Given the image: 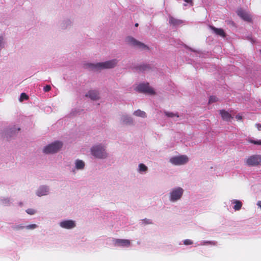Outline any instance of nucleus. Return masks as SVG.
<instances>
[{"label": "nucleus", "mask_w": 261, "mask_h": 261, "mask_svg": "<svg viewBox=\"0 0 261 261\" xmlns=\"http://www.w3.org/2000/svg\"><path fill=\"white\" fill-rule=\"evenodd\" d=\"M106 144L97 143L91 146L90 149L91 154L96 159L105 160L109 156Z\"/></svg>", "instance_id": "obj_1"}, {"label": "nucleus", "mask_w": 261, "mask_h": 261, "mask_svg": "<svg viewBox=\"0 0 261 261\" xmlns=\"http://www.w3.org/2000/svg\"><path fill=\"white\" fill-rule=\"evenodd\" d=\"M118 63L116 59L96 63H87L86 67L93 71H98L105 69H110L115 67Z\"/></svg>", "instance_id": "obj_2"}, {"label": "nucleus", "mask_w": 261, "mask_h": 261, "mask_svg": "<svg viewBox=\"0 0 261 261\" xmlns=\"http://www.w3.org/2000/svg\"><path fill=\"white\" fill-rule=\"evenodd\" d=\"M184 190L182 188L176 186L170 189L168 196L169 201L172 203L180 201L184 195Z\"/></svg>", "instance_id": "obj_3"}, {"label": "nucleus", "mask_w": 261, "mask_h": 261, "mask_svg": "<svg viewBox=\"0 0 261 261\" xmlns=\"http://www.w3.org/2000/svg\"><path fill=\"white\" fill-rule=\"evenodd\" d=\"M63 146V143L60 141H55L45 146L43 152L45 154L55 153L59 151Z\"/></svg>", "instance_id": "obj_4"}, {"label": "nucleus", "mask_w": 261, "mask_h": 261, "mask_svg": "<svg viewBox=\"0 0 261 261\" xmlns=\"http://www.w3.org/2000/svg\"><path fill=\"white\" fill-rule=\"evenodd\" d=\"M126 42L129 45L134 46L141 50H148V47L145 44L137 40L131 36H128L125 39Z\"/></svg>", "instance_id": "obj_5"}, {"label": "nucleus", "mask_w": 261, "mask_h": 261, "mask_svg": "<svg viewBox=\"0 0 261 261\" xmlns=\"http://www.w3.org/2000/svg\"><path fill=\"white\" fill-rule=\"evenodd\" d=\"M58 225L62 229L72 230L76 227V222L72 219H64L60 220Z\"/></svg>", "instance_id": "obj_6"}, {"label": "nucleus", "mask_w": 261, "mask_h": 261, "mask_svg": "<svg viewBox=\"0 0 261 261\" xmlns=\"http://www.w3.org/2000/svg\"><path fill=\"white\" fill-rule=\"evenodd\" d=\"M246 165L249 167H255L261 165V155L254 154L248 156L245 160Z\"/></svg>", "instance_id": "obj_7"}, {"label": "nucleus", "mask_w": 261, "mask_h": 261, "mask_svg": "<svg viewBox=\"0 0 261 261\" xmlns=\"http://www.w3.org/2000/svg\"><path fill=\"white\" fill-rule=\"evenodd\" d=\"M189 161V158L186 155H179L173 156L170 159L169 162L173 165L180 166L187 164Z\"/></svg>", "instance_id": "obj_8"}, {"label": "nucleus", "mask_w": 261, "mask_h": 261, "mask_svg": "<svg viewBox=\"0 0 261 261\" xmlns=\"http://www.w3.org/2000/svg\"><path fill=\"white\" fill-rule=\"evenodd\" d=\"M136 90L140 92L146 93L149 95L155 94L154 90L149 86L148 83H142L137 86Z\"/></svg>", "instance_id": "obj_9"}, {"label": "nucleus", "mask_w": 261, "mask_h": 261, "mask_svg": "<svg viewBox=\"0 0 261 261\" xmlns=\"http://www.w3.org/2000/svg\"><path fill=\"white\" fill-rule=\"evenodd\" d=\"M112 242L114 246L117 247H128L130 245V241L127 239H113Z\"/></svg>", "instance_id": "obj_10"}, {"label": "nucleus", "mask_w": 261, "mask_h": 261, "mask_svg": "<svg viewBox=\"0 0 261 261\" xmlns=\"http://www.w3.org/2000/svg\"><path fill=\"white\" fill-rule=\"evenodd\" d=\"M120 123L125 125L133 126L135 125L134 119L127 114L121 115L120 118Z\"/></svg>", "instance_id": "obj_11"}, {"label": "nucleus", "mask_w": 261, "mask_h": 261, "mask_svg": "<svg viewBox=\"0 0 261 261\" xmlns=\"http://www.w3.org/2000/svg\"><path fill=\"white\" fill-rule=\"evenodd\" d=\"M49 193V187L46 185H42L39 186L35 192L36 195L38 197L48 195Z\"/></svg>", "instance_id": "obj_12"}, {"label": "nucleus", "mask_w": 261, "mask_h": 261, "mask_svg": "<svg viewBox=\"0 0 261 261\" xmlns=\"http://www.w3.org/2000/svg\"><path fill=\"white\" fill-rule=\"evenodd\" d=\"M85 167V163L81 160L77 159L74 162V167L72 168L71 172L75 174L77 171L83 170Z\"/></svg>", "instance_id": "obj_13"}, {"label": "nucleus", "mask_w": 261, "mask_h": 261, "mask_svg": "<svg viewBox=\"0 0 261 261\" xmlns=\"http://www.w3.org/2000/svg\"><path fill=\"white\" fill-rule=\"evenodd\" d=\"M73 24L72 20L70 19H65L60 24V28L62 30H66L71 28Z\"/></svg>", "instance_id": "obj_14"}, {"label": "nucleus", "mask_w": 261, "mask_h": 261, "mask_svg": "<svg viewBox=\"0 0 261 261\" xmlns=\"http://www.w3.org/2000/svg\"><path fill=\"white\" fill-rule=\"evenodd\" d=\"M86 96L89 97L93 100H96L99 98V92L95 90H90L86 94Z\"/></svg>", "instance_id": "obj_15"}, {"label": "nucleus", "mask_w": 261, "mask_h": 261, "mask_svg": "<svg viewBox=\"0 0 261 261\" xmlns=\"http://www.w3.org/2000/svg\"><path fill=\"white\" fill-rule=\"evenodd\" d=\"M238 15L244 20L249 21L251 19V17L250 14L245 11L240 9L237 11Z\"/></svg>", "instance_id": "obj_16"}, {"label": "nucleus", "mask_w": 261, "mask_h": 261, "mask_svg": "<svg viewBox=\"0 0 261 261\" xmlns=\"http://www.w3.org/2000/svg\"><path fill=\"white\" fill-rule=\"evenodd\" d=\"M230 202L231 204H234L233 208L234 211H238L241 209L243 204L240 200L237 199H232L230 200Z\"/></svg>", "instance_id": "obj_17"}, {"label": "nucleus", "mask_w": 261, "mask_h": 261, "mask_svg": "<svg viewBox=\"0 0 261 261\" xmlns=\"http://www.w3.org/2000/svg\"><path fill=\"white\" fill-rule=\"evenodd\" d=\"M148 171V167L144 164L140 163L138 165L137 172L141 174H146Z\"/></svg>", "instance_id": "obj_18"}, {"label": "nucleus", "mask_w": 261, "mask_h": 261, "mask_svg": "<svg viewBox=\"0 0 261 261\" xmlns=\"http://www.w3.org/2000/svg\"><path fill=\"white\" fill-rule=\"evenodd\" d=\"M210 28L216 34L223 37L225 36V33L223 29L216 28L213 26H210Z\"/></svg>", "instance_id": "obj_19"}, {"label": "nucleus", "mask_w": 261, "mask_h": 261, "mask_svg": "<svg viewBox=\"0 0 261 261\" xmlns=\"http://www.w3.org/2000/svg\"><path fill=\"white\" fill-rule=\"evenodd\" d=\"M169 22L170 24L174 26H178L183 23L182 20L176 19L171 16H169Z\"/></svg>", "instance_id": "obj_20"}, {"label": "nucleus", "mask_w": 261, "mask_h": 261, "mask_svg": "<svg viewBox=\"0 0 261 261\" xmlns=\"http://www.w3.org/2000/svg\"><path fill=\"white\" fill-rule=\"evenodd\" d=\"M7 43L6 38L5 34H0V51L5 48Z\"/></svg>", "instance_id": "obj_21"}, {"label": "nucleus", "mask_w": 261, "mask_h": 261, "mask_svg": "<svg viewBox=\"0 0 261 261\" xmlns=\"http://www.w3.org/2000/svg\"><path fill=\"white\" fill-rule=\"evenodd\" d=\"M220 114L221 115L222 119L224 120L229 121L231 118V116L229 113L224 110H220Z\"/></svg>", "instance_id": "obj_22"}, {"label": "nucleus", "mask_w": 261, "mask_h": 261, "mask_svg": "<svg viewBox=\"0 0 261 261\" xmlns=\"http://www.w3.org/2000/svg\"><path fill=\"white\" fill-rule=\"evenodd\" d=\"M133 115H134L136 117H141V118H145L147 117L146 113L144 111H142L140 109H138L137 110L133 112Z\"/></svg>", "instance_id": "obj_23"}, {"label": "nucleus", "mask_w": 261, "mask_h": 261, "mask_svg": "<svg viewBox=\"0 0 261 261\" xmlns=\"http://www.w3.org/2000/svg\"><path fill=\"white\" fill-rule=\"evenodd\" d=\"M12 228L14 230H19L25 228V226L22 224H15L13 225Z\"/></svg>", "instance_id": "obj_24"}, {"label": "nucleus", "mask_w": 261, "mask_h": 261, "mask_svg": "<svg viewBox=\"0 0 261 261\" xmlns=\"http://www.w3.org/2000/svg\"><path fill=\"white\" fill-rule=\"evenodd\" d=\"M1 203L4 205H9L11 203V200L9 198H3L1 199Z\"/></svg>", "instance_id": "obj_25"}, {"label": "nucleus", "mask_w": 261, "mask_h": 261, "mask_svg": "<svg viewBox=\"0 0 261 261\" xmlns=\"http://www.w3.org/2000/svg\"><path fill=\"white\" fill-rule=\"evenodd\" d=\"M198 245H216V242L215 241H202L200 242L199 244H198Z\"/></svg>", "instance_id": "obj_26"}, {"label": "nucleus", "mask_w": 261, "mask_h": 261, "mask_svg": "<svg viewBox=\"0 0 261 261\" xmlns=\"http://www.w3.org/2000/svg\"><path fill=\"white\" fill-rule=\"evenodd\" d=\"M248 141L250 143H253L255 145H261V140H253L252 139L249 138L248 139Z\"/></svg>", "instance_id": "obj_27"}, {"label": "nucleus", "mask_w": 261, "mask_h": 261, "mask_svg": "<svg viewBox=\"0 0 261 261\" xmlns=\"http://www.w3.org/2000/svg\"><path fill=\"white\" fill-rule=\"evenodd\" d=\"M38 227V225L36 224H31L25 226V228L28 230H34Z\"/></svg>", "instance_id": "obj_28"}, {"label": "nucleus", "mask_w": 261, "mask_h": 261, "mask_svg": "<svg viewBox=\"0 0 261 261\" xmlns=\"http://www.w3.org/2000/svg\"><path fill=\"white\" fill-rule=\"evenodd\" d=\"M165 114L168 117L172 118L176 117V118H178L179 117V115L177 113H173L172 112H165Z\"/></svg>", "instance_id": "obj_29"}, {"label": "nucleus", "mask_w": 261, "mask_h": 261, "mask_svg": "<svg viewBox=\"0 0 261 261\" xmlns=\"http://www.w3.org/2000/svg\"><path fill=\"white\" fill-rule=\"evenodd\" d=\"M142 223L143 224H152V221L151 219H144L141 220Z\"/></svg>", "instance_id": "obj_30"}, {"label": "nucleus", "mask_w": 261, "mask_h": 261, "mask_svg": "<svg viewBox=\"0 0 261 261\" xmlns=\"http://www.w3.org/2000/svg\"><path fill=\"white\" fill-rule=\"evenodd\" d=\"M20 130L19 128H16V127H13L9 128V131L11 134H13L18 132Z\"/></svg>", "instance_id": "obj_31"}, {"label": "nucleus", "mask_w": 261, "mask_h": 261, "mask_svg": "<svg viewBox=\"0 0 261 261\" xmlns=\"http://www.w3.org/2000/svg\"><path fill=\"white\" fill-rule=\"evenodd\" d=\"M26 212L29 215H33L36 213V211L33 208H28L26 210Z\"/></svg>", "instance_id": "obj_32"}, {"label": "nucleus", "mask_w": 261, "mask_h": 261, "mask_svg": "<svg viewBox=\"0 0 261 261\" xmlns=\"http://www.w3.org/2000/svg\"><path fill=\"white\" fill-rule=\"evenodd\" d=\"M28 98V96L24 93H22L20 95V97L19 98V100L20 101H23V100L27 99Z\"/></svg>", "instance_id": "obj_33"}, {"label": "nucleus", "mask_w": 261, "mask_h": 261, "mask_svg": "<svg viewBox=\"0 0 261 261\" xmlns=\"http://www.w3.org/2000/svg\"><path fill=\"white\" fill-rule=\"evenodd\" d=\"M184 244L185 245H191L193 244V241L189 239L185 240L184 241Z\"/></svg>", "instance_id": "obj_34"}, {"label": "nucleus", "mask_w": 261, "mask_h": 261, "mask_svg": "<svg viewBox=\"0 0 261 261\" xmlns=\"http://www.w3.org/2000/svg\"><path fill=\"white\" fill-rule=\"evenodd\" d=\"M217 100V98L216 96H211L209 98V103H212L215 102Z\"/></svg>", "instance_id": "obj_35"}, {"label": "nucleus", "mask_w": 261, "mask_h": 261, "mask_svg": "<svg viewBox=\"0 0 261 261\" xmlns=\"http://www.w3.org/2000/svg\"><path fill=\"white\" fill-rule=\"evenodd\" d=\"M50 89H51V87L49 85H46L43 88V90L45 92H48V91H50Z\"/></svg>", "instance_id": "obj_36"}, {"label": "nucleus", "mask_w": 261, "mask_h": 261, "mask_svg": "<svg viewBox=\"0 0 261 261\" xmlns=\"http://www.w3.org/2000/svg\"><path fill=\"white\" fill-rule=\"evenodd\" d=\"M185 2L190 4L191 6L193 5V0H184Z\"/></svg>", "instance_id": "obj_37"}, {"label": "nucleus", "mask_w": 261, "mask_h": 261, "mask_svg": "<svg viewBox=\"0 0 261 261\" xmlns=\"http://www.w3.org/2000/svg\"><path fill=\"white\" fill-rule=\"evenodd\" d=\"M256 126L259 130H261V125L260 124H256Z\"/></svg>", "instance_id": "obj_38"}, {"label": "nucleus", "mask_w": 261, "mask_h": 261, "mask_svg": "<svg viewBox=\"0 0 261 261\" xmlns=\"http://www.w3.org/2000/svg\"><path fill=\"white\" fill-rule=\"evenodd\" d=\"M141 67L143 70H146V69L148 68V67L146 65H143Z\"/></svg>", "instance_id": "obj_39"}, {"label": "nucleus", "mask_w": 261, "mask_h": 261, "mask_svg": "<svg viewBox=\"0 0 261 261\" xmlns=\"http://www.w3.org/2000/svg\"><path fill=\"white\" fill-rule=\"evenodd\" d=\"M236 118L238 120H241L242 118V116H240V115H237L236 116Z\"/></svg>", "instance_id": "obj_40"}, {"label": "nucleus", "mask_w": 261, "mask_h": 261, "mask_svg": "<svg viewBox=\"0 0 261 261\" xmlns=\"http://www.w3.org/2000/svg\"><path fill=\"white\" fill-rule=\"evenodd\" d=\"M257 205L259 207H261V201H258L257 202Z\"/></svg>", "instance_id": "obj_41"}, {"label": "nucleus", "mask_w": 261, "mask_h": 261, "mask_svg": "<svg viewBox=\"0 0 261 261\" xmlns=\"http://www.w3.org/2000/svg\"><path fill=\"white\" fill-rule=\"evenodd\" d=\"M135 25H136V27H137V26H138V23H136V24H135Z\"/></svg>", "instance_id": "obj_42"}]
</instances>
